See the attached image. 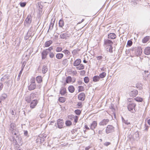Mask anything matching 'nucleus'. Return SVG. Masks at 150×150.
Listing matches in <instances>:
<instances>
[{
    "mask_svg": "<svg viewBox=\"0 0 150 150\" xmlns=\"http://www.w3.org/2000/svg\"><path fill=\"white\" fill-rule=\"evenodd\" d=\"M16 137L14 136L13 138V142L14 146L15 147L18 148L20 147L22 145V143H21V136L19 135L18 133L16 135Z\"/></svg>",
    "mask_w": 150,
    "mask_h": 150,
    "instance_id": "f257e3e1",
    "label": "nucleus"
},
{
    "mask_svg": "<svg viewBox=\"0 0 150 150\" xmlns=\"http://www.w3.org/2000/svg\"><path fill=\"white\" fill-rule=\"evenodd\" d=\"M113 42L110 40L108 39L105 40L104 41V46L106 50L111 53L112 52V44Z\"/></svg>",
    "mask_w": 150,
    "mask_h": 150,
    "instance_id": "f03ea898",
    "label": "nucleus"
},
{
    "mask_svg": "<svg viewBox=\"0 0 150 150\" xmlns=\"http://www.w3.org/2000/svg\"><path fill=\"white\" fill-rule=\"evenodd\" d=\"M131 51L134 56H139L142 53V49L140 47H133L131 48Z\"/></svg>",
    "mask_w": 150,
    "mask_h": 150,
    "instance_id": "7ed1b4c3",
    "label": "nucleus"
},
{
    "mask_svg": "<svg viewBox=\"0 0 150 150\" xmlns=\"http://www.w3.org/2000/svg\"><path fill=\"white\" fill-rule=\"evenodd\" d=\"M136 104L133 102H129L128 104L127 108L129 111L132 113H134L135 112V109Z\"/></svg>",
    "mask_w": 150,
    "mask_h": 150,
    "instance_id": "20e7f679",
    "label": "nucleus"
},
{
    "mask_svg": "<svg viewBox=\"0 0 150 150\" xmlns=\"http://www.w3.org/2000/svg\"><path fill=\"white\" fill-rule=\"evenodd\" d=\"M16 128V126L15 124L14 123H11L10 125V130L11 131L12 134H14V135H16L18 132Z\"/></svg>",
    "mask_w": 150,
    "mask_h": 150,
    "instance_id": "39448f33",
    "label": "nucleus"
},
{
    "mask_svg": "<svg viewBox=\"0 0 150 150\" xmlns=\"http://www.w3.org/2000/svg\"><path fill=\"white\" fill-rule=\"evenodd\" d=\"M46 137V136L45 135H40L38 136L36 142H40V143H43L45 140Z\"/></svg>",
    "mask_w": 150,
    "mask_h": 150,
    "instance_id": "423d86ee",
    "label": "nucleus"
},
{
    "mask_svg": "<svg viewBox=\"0 0 150 150\" xmlns=\"http://www.w3.org/2000/svg\"><path fill=\"white\" fill-rule=\"evenodd\" d=\"M64 120L62 119H59L57 120V124L59 129L62 128L64 125Z\"/></svg>",
    "mask_w": 150,
    "mask_h": 150,
    "instance_id": "0eeeda50",
    "label": "nucleus"
},
{
    "mask_svg": "<svg viewBox=\"0 0 150 150\" xmlns=\"http://www.w3.org/2000/svg\"><path fill=\"white\" fill-rule=\"evenodd\" d=\"M114 130V127L111 125H108L106 129V132L107 134H109Z\"/></svg>",
    "mask_w": 150,
    "mask_h": 150,
    "instance_id": "6e6552de",
    "label": "nucleus"
},
{
    "mask_svg": "<svg viewBox=\"0 0 150 150\" xmlns=\"http://www.w3.org/2000/svg\"><path fill=\"white\" fill-rule=\"evenodd\" d=\"M32 17L30 14L28 16L27 18L25 19V24H30L31 22Z\"/></svg>",
    "mask_w": 150,
    "mask_h": 150,
    "instance_id": "1a4fd4ad",
    "label": "nucleus"
},
{
    "mask_svg": "<svg viewBox=\"0 0 150 150\" xmlns=\"http://www.w3.org/2000/svg\"><path fill=\"white\" fill-rule=\"evenodd\" d=\"M38 103V101L37 100H33L30 104V107L31 108L33 109L35 108Z\"/></svg>",
    "mask_w": 150,
    "mask_h": 150,
    "instance_id": "9d476101",
    "label": "nucleus"
},
{
    "mask_svg": "<svg viewBox=\"0 0 150 150\" xmlns=\"http://www.w3.org/2000/svg\"><path fill=\"white\" fill-rule=\"evenodd\" d=\"M70 35L67 33H65L61 34L60 37L61 39H66L67 38L70 36Z\"/></svg>",
    "mask_w": 150,
    "mask_h": 150,
    "instance_id": "9b49d317",
    "label": "nucleus"
},
{
    "mask_svg": "<svg viewBox=\"0 0 150 150\" xmlns=\"http://www.w3.org/2000/svg\"><path fill=\"white\" fill-rule=\"evenodd\" d=\"M109 120L108 119H104L99 123V125L100 126L105 125L109 122Z\"/></svg>",
    "mask_w": 150,
    "mask_h": 150,
    "instance_id": "f8f14e48",
    "label": "nucleus"
},
{
    "mask_svg": "<svg viewBox=\"0 0 150 150\" xmlns=\"http://www.w3.org/2000/svg\"><path fill=\"white\" fill-rule=\"evenodd\" d=\"M85 94L83 93H81L79 94L78 98L79 100L82 101H84L85 99Z\"/></svg>",
    "mask_w": 150,
    "mask_h": 150,
    "instance_id": "ddd939ff",
    "label": "nucleus"
},
{
    "mask_svg": "<svg viewBox=\"0 0 150 150\" xmlns=\"http://www.w3.org/2000/svg\"><path fill=\"white\" fill-rule=\"evenodd\" d=\"M48 52H47L46 50H43L41 54L42 59H44L46 58Z\"/></svg>",
    "mask_w": 150,
    "mask_h": 150,
    "instance_id": "4468645a",
    "label": "nucleus"
},
{
    "mask_svg": "<svg viewBox=\"0 0 150 150\" xmlns=\"http://www.w3.org/2000/svg\"><path fill=\"white\" fill-rule=\"evenodd\" d=\"M81 62V60L80 59H76L74 62L73 65L75 67H77L79 65Z\"/></svg>",
    "mask_w": 150,
    "mask_h": 150,
    "instance_id": "2eb2a0df",
    "label": "nucleus"
},
{
    "mask_svg": "<svg viewBox=\"0 0 150 150\" xmlns=\"http://www.w3.org/2000/svg\"><path fill=\"white\" fill-rule=\"evenodd\" d=\"M36 85L35 83H30L28 86V90L30 91L34 90L36 88Z\"/></svg>",
    "mask_w": 150,
    "mask_h": 150,
    "instance_id": "dca6fc26",
    "label": "nucleus"
},
{
    "mask_svg": "<svg viewBox=\"0 0 150 150\" xmlns=\"http://www.w3.org/2000/svg\"><path fill=\"white\" fill-rule=\"evenodd\" d=\"M144 53L146 55H149L150 54V47H146L144 50Z\"/></svg>",
    "mask_w": 150,
    "mask_h": 150,
    "instance_id": "f3484780",
    "label": "nucleus"
},
{
    "mask_svg": "<svg viewBox=\"0 0 150 150\" xmlns=\"http://www.w3.org/2000/svg\"><path fill=\"white\" fill-rule=\"evenodd\" d=\"M66 93V88L64 87H61L60 91V94L62 96H64Z\"/></svg>",
    "mask_w": 150,
    "mask_h": 150,
    "instance_id": "a211bd4d",
    "label": "nucleus"
},
{
    "mask_svg": "<svg viewBox=\"0 0 150 150\" xmlns=\"http://www.w3.org/2000/svg\"><path fill=\"white\" fill-rule=\"evenodd\" d=\"M97 125V123L96 121H93L91 125V129L93 130Z\"/></svg>",
    "mask_w": 150,
    "mask_h": 150,
    "instance_id": "6ab92c4d",
    "label": "nucleus"
},
{
    "mask_svg": "<svg viewBox=\"0 0 150 150\" xmlns=\"http://www.w3.org/2000/svg\"><path fill=\"white\" fill-rule=\"evenodd\" d=\"M116 36L114 33H110L108 35V38L109 39H114L116 38Z\"/></svg>",
    "mask_w": 150,
    "mask_h": 150,
    "instance_id": "aec40b11",
    "label": "nucleus"
},
{
    "mask_svg": "<svg viewBox=\"0 0 150 150\" xmlns=\"http://www.w3.org/2000/svg\"><path fill=\"white\" fill-rule=\"evenodd\" d=\"M42 4V2H40L38 3V6L39 7L38 10L39 13H41L42 11L43 8V6Z\"/></svg>",
    "mask_w": 150,
    "mask_h": 150,
    "instance_id": "412c9836",
    "label": "nucleus"
},
{
    "mask_svg": "<svg viewBox=\"0 0 150 150\" xmlns=\"http://www.w3.org/2000/svg\"><path fill=\"white\" fill-rule=\"evenodd\" d=\"M25 101L28 103H30L32 99L30 95L26 96L25 97Z\"/></svg>",
    "mask_w": 150,
    "mask_h": 150,
    "instance_id": "4be33fe9",
    "label": "nucleus"
},
{
    "mask_svg": "<svg viewBox=\"0 0 150 150\" xmlns=\"http://www.w3.org/2000/svg\"><path fill=\"white\" fill-rule=\"evenodd\" d=\"M36 80L38 83H40L42 81V77L40 76H38L36 77Z\"/></svg>",
    "mask_w": 150,
    "mask_h": 150,
    "instance_id": "5701e85b",
    "label": "nucleus"
},
{
    "mask_svg": "<svg viewBox=\"0 0 150 150\" xmlns=\"http://www.w3.org/2000/svg\"><path fill=\"white\" fill-rule=\"evenodd\" d=\"M47 71L48 68L47 67V66L45 65H44L42 69V73L44 74H45L47 72Z\"/></svg>",
    "mask_w": 150,
    "mask_h": 150,
    "instance_id": "b1692460",
    "label": "nucleus"
},
{
    "mask_svg": "<svg viewBox=\"0 0 150 150\" xmlns=\"http://www.w3.org/2000/svg\"><path fill=\"white\" fill-rule=\"evenodd\" d=\"M64 56V55L62 53H57L56 54V58L59 59H61Z\"/></svg>",
    "mask_w": 150,
    "mask_h": 150,
    "instance_id": "393cba45",
    "label": "nucleus"
},
{
    "mask_svg": "<svg viewBox=\"0 0 150 150\" xmlns=\"http://www.w3.org/2000/svg\"><path fill=\"white\" fill-rule=\"evenodd\" d=\"M150 39V37L149 36H146L144 37L142 40L143 43H146Z\"/></svg>",
    "mask_w": 150,
    "mask_h": 150,
    "instance_id": "a878e982",
    "label": "nucleus"
},
{
    "mask_svg": "<svg viewBox=\"0 0 150 150\" xmlns=\"http://www.w3.org/2000/svg\"><path fill=\"white\" fill-rule=\"evenodd\" d=\"M52 19L51 21V23H50V26L47 32H48L49 30H52L54 26V21H53Z\"/></svg>",
    "mask_w": 150,
    "mask_h": 150,
    "instance_id": "bb28decb",
    "label": "nucleus"
},
{
    "mask_svg": "<svg viewBox=\"0 0 150 150\" xmlns=\"http://www.w3.org/2000/svg\"><path fill=\"white\" fill-rule=\"evenodd\" d=\"M68 90L69 92L73 93L75 90L74 87L72 86H70L68 87Z\"/></svg>",
    "mask_w": 150,
    "mask_h": 150,
    "instance_id": "cd10ccee",
    "label": "nucleus"
},
{
    "mask_svg": "<svg viewBox=\"0 0 150 150\" xmlns=\"http://www.w3.org/2000/svg\"><path fill=\"white\" fill-rule=\"evenodd\" d=\"M52 41L50 40L47 41L45 43V46L46 47H49L52 43Z\"/></svg>",
    "mask_w": 150,
    "mask_h": 150,
    "instance_id": "c85d7f7f",
    "label": "nucleus"
},
{
    "mask_svg": "<svg viewBox=\"0 0 150 150\" xmlns=\"http://www.w3.org/2000/svg\"><path fill=\"white\" fill-rule=\"evenodd\" d=\"M100 79L98 76H95L93 77V81L94 82L99 81Z\"/></svg>",
    "mask_w": 150,
    "mask_h": 150,
    "instance_id": "c756f323",
    "label": "nucleus"
},
{
    "mask_svg": "<svg viewBox=\"0 0 150 150\" xmlns=\"http://www.w3.org/2000/svg\"><path fill=\"white\" fill-rule=\"evenodd\" d=\"M106 75V73L104 72L100 74L99 76V77L100 79H102L104 78L105 76Z\"/></svg>",
    "mask_w": 150,
    "mask_h": 150,
    "instance_id": "7c9ffc66",
    "label": "nucleus"
},
{
    "mask_svg": "<svg viewBox=\"0 0 150 150\" xmlns=\"http://www.w3.org/2000/svg\"><path fill=\"white\" fill-rule=\"evenodd\" d=\"M66 98L64 97H60L59 98V101L62 103H64L66 101Z\"/></svg>",
    "mask_w": 150,
    "mask_h": 150,
    "instance_id": "2f4dec72",
    "label": "nucleus"
},
{
    "mask_svg": "<svg viewBox=\"0 0 150 150\" xmlns=\"http://www.w3.org/2000/svg\"><path fill=\"white\" fill-rule=\"evenodd\" d=\"M84 68V67L83 64H80L78 67H76V68L78 70H81L83 69Z\"/></svg>",
    "mask_w": 150,
    "mask_h": 150,
    "instance_id": "473e14b6",
    "label": "nucleus"
},
{
    "mask_svg": "<svg viewBox=\"0 0 150 150\" xmlns=\"http://www.w3.org/2000/svg\"><path fill=\"white\" fill-rule=\"evenodd\" d=\"M72 78L71 76H68L67 77L66 79V82L67 83H69L71 82Z\"/></svg>",
    "mask_w": 150,
    "mask_h": 150,
    "instance_id": "72a5a7b5",
    "label": "nucleus"
},
{
    "mask_svg": "<svg viewBox=\"0 0 150 150\" xmlns=\"http://www.w3.org/2000/svg\"><path fill=\"white\" fill-rule=\"evenodd\" d=\"M59 27L62 28L64 25V22L62 20H60L59 22Z\"/></svg>",
    "mask_w": 150,
    "mask_h": 150,
    "instance_id": "f704fd0d",
    "label": "nucleus"
},
{
    "mask_svg": "<svg viewBox=\"0 0 150 150\" xmlns=\"http://www.w3.org/2000/svg\"><path fill=\"white\" fill-rule=\"evenodd\" d=\"M7 97V95L6 94H3L0 97V99L1 100H4Z\"/></svg>",
    "mask_w": 150,
    "mask_h": 150,
    "instance_id": "c9c22d12",
    "label": "nucleus"
},
{
    "mask_svg": "<svg viewBox=\"0 0 150 150\" xmlns=\"http://www.w3.org/2000/svg\"><path fill=\"white\" fill-rule=\"evenodd\" d=\"M138 91L137 90H135L133 91H132V93L131 94H132L133 96H135L136 95H137L138 94Z\"/></svg>",
    "mask_w": 150,
    "mask_h": 150,
    "instance_id": "e433bc0d",
    "label": "nucleus"
},
{
    "mask_svg": "<svg viewBox=\"0 0 150 150\" xmlns=\"http://www.w3.org/2000/svg\"><path fill=\"white\" fill-rule=\"evenodd\" d=\"M135 100L138 102H141L142 101V99L141 98L137 97L134 98Z\"/></svg>",
    "mask_w": 150,
    "mask_h": 150,
    "instance_id": "4c0bfd02",
    "label": "nucleus"
},
{
    "mask_svg": "<svg viewBox=\"0 0 150 150\" xmlns=\"http://www.w3.org/2000/svg\"><path fill=\"white\" fill-rule=\"evenodd\" d=\"M19 4L20 5L21 7H24L26 6V2H21L19 3Z\"/></svg>",
    "mask_w": 150,
    "mask_h": 150,
    "instance_id": "58836bf2",
    "label": "nucleus"
},
{
    "mask_svg": "<svg viewBox=\"0 0 150 150\" xmlns=\"http://www.w3.org/2000/svg\"><path fill=\"white\" fill-rule=\"evenodd\" d=\"M136 1H131L130 2L131 5L134 6H136L137 4Z\"/></svg>",
    "mask_w": 150,
    "mask_h": 150,
    "instance_id": "ea45409f",
    "label": "nucleus"
},
{
    "mask_svg": "<svg viewBox=\"0 0 150 150\" xmlns=\"http://www.w3.org/2000/svg\"><path fill=\"white\" fill-rule=\"evenodd\" d=\"M65 124L67 126H69L71 125L72 122L70 121L69 120H67L65 122Z\"/></svg>",
    "mask_w": 150,
    "mask_h": 150,
    "instance_id": "a19ab883",
    "label": "nucleus"
},
{
    "mask_svg": "<svg viewBox=\"0 0 150 150\" xmlns=\"http://www.w3.org/2000/svg\"><path fill=\"white\" fill-rule=\"evenodd\" d=\"M83 87L82 86H79L78 87V90L79 92L82 91H84Z\"/></svg>",
    "mask_w": 150,
    "mask_h": 150,
    "instance_id": "79ce46f5",
    "label": "nucleus"
},
{
    "mask_svg": "<svg viewBox=\"0 0 150 150\" xmlns=\"http://www.w3.org/2000/svg\"><path fill=\"white\" fill-rule=\"evenodd\" d=\"M68 62V60L67 59H65L62 61V64L63 65L65 66L67 64Z\"/></svg>",
    "mask_w": 150,
    "mask_h": 150,
    "instance_id": "37998d69",
    "label": "nucleus"
},
{
    "mask_svg": "<svg viewBox=\"0 0 150 150\" xmlns=\"http://www.w3.org/2000/svg\"><path fill=\"white\" fill-rule=\"evenodd\" d=\"M62 52L65 53L66 54H67V55H69L70 54V52L67 50H64V51H62Z\"/></svg>",
    "mask_w": 150,
    "mask_h": 150,
    "instance_id": "c03bdc74",
    "label": "nucleus"
},
{
    "mask_svg": "<svg viewBox=\"0 0 150 150\" xmlns=\"http://www.w3.org/2000/svg\"><path fill=\"white\" fill-rule=\"evenodd\" d=\"M74 112L76 115H79L81 113V111L80 110L77 109L75 110Z\"/></svg>",
    "mask_w": 150,
    "mask_h": 150,
    "instance_id": "a18cd8bd",
    "label": "nucleus"
},
{
    "mask_svg": "<svg viewBox=\"0 0 150 150\" xmlns=\"http://www.w3.org/2000/svg\"><path fill=\"white\" fill-rule=\"evenodd\" d=\"M145 76L146 77H148L149 75L150 74V72H149L148 71H144Z\"/></svg>",
    "mask_w": 150,
    "mask_h": 150,
    "instance_id": "49530a36",
    "label": "nucleus"
},
{
    "mask_svg": "<svg viewBox=\"0 0 150 150\" xmlns=\"http://www.w3.org/2000/svg\"><path fill=\"white\" fill-rule=\"evenodd\" d=\"M30 83H35V78L33 77H32L30 80Z\"/></svg>",
    "mask_w": 150,
    "mask_h": 150,
    "instance_id": "de8ad7c7",
    "label": "nucleus"
},
{
    "mask_svg": "<svg viewBox=\"0 0 150 150\" xmlns=\"http://www.w3.org/2000/svg\"><path fill=\"white\" fill-rule=\"evenodd\" d=\"M62 50V47H57L56 49V51L57 52H59L61 51Z\"/></svg>",
    "mask_w": 150,
    "mask_h": 150,
    "instance_id": "09e8293b",
    "label": "nucleus"
},
{
    "mask_svg": "<svg viewBox=\"0 0 150 150\" xmlns=\"http://www.w3.org/2000/svg\"><path fill=\"white\" fill-rule=\"evenodd\" d=\"M30 54H31V52H30L29 53V54L28 55L26 54L25 55V60H26V61H27L28 60V59H29V57H30Z\"/></svg>",
    "mask_w": 150,
    "mask_h": 150,
    "instance_id": "8fccbe9b",
    "label": "nucleus"
},
{
    "mask_svg": "<svg viewBox=\"0 0 150 150\" xmlns=\"http://www.w3.org/2000/svg\"><path fill=\"white\" fill-rule=\"evenodd\" d=\"M122 122L124 123H125V124L128 125L129 124H130V122H128V121L127 120H125L124 118H123V117H122Z\"/></svg>",
    "mask_w": 150,
    "mask_h": 150,
    "instance_id": "3c124183",
    "label": "nucleus"
},
{
    "mask_svg": "<svg viewBox=\"0 0 150 150\" xmlns=\"http://www.w3.org/2000/svg\"><path fill=\"white\" fill-rule=\"evenodd\" d=\"M30 95L32 99H33L35 97L36 94L34 93H32L30 94Z\"/></svg>",
    "mask_w": 150,
    "mask_h": 150,
    "instance_id": "603ef678",
    "label": "nucleus"
},
{
    "mask_svg": "<svg viewBox=\"0 0 150 150\" xmlns=\"http://www.w3.org/2000/svg\"><path fill=\"white\" fill-rule=\"evenodd\" d=\"M84 80L85 83H87L89 81V78L88 77H85L84 79Z\"/></svg>",
    "mask_w": 150,
    "mask_h": 150,
    "instance_id": "864d4df0",
    "label": "nucleus"
},
{
    "mask_svg": "<svg viewBox=\"0 0 150 150\" xmlns=\"http://www.w3.org/2000/svg\"><path fill=\"white\" fill-rule=\"evenodd\" d=\"M132 44V42L131 40H129L127 42V45L129 46H131Z\"/></svg>",
    "mask_w": 150,
    "mask_h": 150,
    "instance_id": "5fc2aeb1",
    "label": "nucleus"
},
{
    "mask_svg": "<svg viewBox=\"0 0 150 150\" xmlns=\"http://www.w3.org/2000/svg\"><path fill=\"white\" fill-rule=\"evenodd\" d=\"M77 105L78 106V108H81L82 107V103L81 102H78Z\"/></svg>",
    "mask_w": 150,
    "mask_h": 150,
    "instance_id": "6e6d98bb",
    "label": "nucleus"
},
{
    "mask_svg": "<svg viewBox=\"0 0 150 150\" xmlns=\"http://www.w3.org/2000/svg\"><path fill=\"white\" fill-rule=\"evenodd\" d=\"M49 56L50 58H52L54 57V55L53 52H50L49 54Z\"/></svg>",
    "mask_w": 150,
    "mask_h": 150,
    "instance_id": "4d7b16f0",
    "label": "nucleus"
},
{
    "mask_svg": "<svg viewBox=\"0 0 150 150\" xmlns=\"http://www.w3.org/2000/svg\"><path fill=\"white\" fill-rule=\"evenodd\" d=\"M73 117L74 118V122L76 123L77 122L78 120V117L77 116H76L75 117H74V116H72V117Z\"/></svg>",
    "mask_w": 150,
    "mask_h": 150,
    "instance_id": "13d9d810",
    "label": "nucleus"
},
{
    "mask_svg": "<svg viewBox=\"0 0 150 150\" xmlns=\"http://www.w3.org/2000/svg\"><path fill=\"white\" fill-rule=\"evenodd\" d=\"M53 50V47H50L47 49L45 50H47V52H48L49 51L50 52H51V51Z\"/></svg>",
    "mask_w": 150,
    "mask_h": 150,
    "instance_id": "bf43d9fd",
    "label": "nucleus"
},
{
    "mask_svg": "<svg viewBox=\"0 0 150 150\" xmlns=\"http://www.w3.org/2000/svg\"><path fill=\"white\" fill-rule=\"evenodd\" d=\"M103 57L101 56H99L97 57V60H100L103 58Z\"/></svg>",
    "mask_w": 150,
    "mask_h": 150,
    "instance_id": "052dcab7",
    "label": "nucleus"
},
{
    "mask_svg": "<svg viewBox=\"0 0 150 150\" xmlns=\"http://www.w3.org/2000/svg\"><path fill=\"white\" fill-rule=\"evenodd\" d=\"M26 61H27L26 60H25L23 62L22 67H25L26 64Z\"/></svg>",
    "mask_w": 150,
    "mask_h": 150,
    "instance_id": "680f3d73",
    "label": "nucleus"
},
{
    "mask_svg": "<svg viewBox=\"0 0 150 150\" xmlns=\"http://www.w3.org/2000/svg\"><path fill=\"white\" fill-rule=\"evenodd\" d=\"M100 69L101 70V71H106V68H104V67L101 68H100Z\"/></svg>",
    "mask_w": 150,
    "mask_h": 150,
    "instance_id": "e2e57ef3",
    "label": "nucleus"
},
{
    "mask_svg": "<svg viewBox=\"0 0 150 150\" xmlns=\"http://www.w3.org/2000/svg\"><path fill=\"white\" fill-rule=\"evenodd\" d=\"M110 144V142H106L104 143V145H105V146H107L109 145Z\"/></svg>",
    "mask_w": 150,
    "mask_h": 150,
    "instance_id": "0e129e2a",
    "label": "nucleus"
},
{
    "mask_svg": "<svg viewBox=\"0 0 150 150\" xmlns=\"http://www.w3.org/2000/svg\"><path fill=\"white\" fill-rule=\"evenodd\" d=\"M3 87V85L1 83H0V91L2 90Z\"/></svg>",
    "mask_w": 150,
    "mask_h": 150,
    "instance_id": "69168bd1",
    "label": "nucleus"
},
{
    "mask_svg": "<svg viewBox=\"0 0 150 150\" xmlns=\"http://www.w3.org/2000/svg\"><path fill=\"white\" fill-rule=\"evenodd\" d=\"M28 134V132L27 131H25L24 132V135L25 136H27Z\"/></svg>",
    "mask_w": 150,
    "mask_h": 150,
    "instance_id": "338daca9",
    "label": "nucleus"
},
{
    "mask_svg": "<svg viewBox=\"0 0 150 150\" xmlns=\"http://www.w3.org/2000/svg\"><path fill=\"white\" fill-rule=\"evenodd\" d=\"M91 148L90 146H88L85 148V150H88Z\"/></svg>",
    "mask_w": 150,
    "mask_h": 150,
    "instance_id": "774afa93",
    "label": "nucleus"
}]
</instances>
